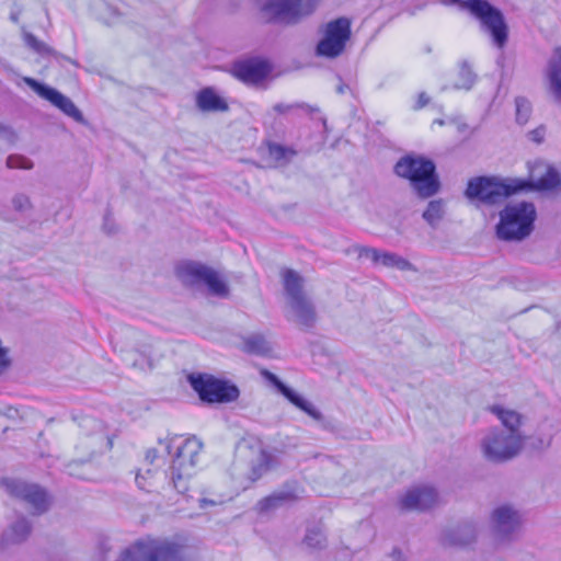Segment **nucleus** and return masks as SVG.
<instances>
[{"label":"nucleus","mask_w":561,"mask_h":561,"mask_svg":"<svg viewBox=\"0 0 561 561\" xmlns=\"http://www.w3.org/2000/svg\"><path fill=\"white\" fill-rule=\"evenodd\" d=\"M561 183L559 172L549 167L536 182L518 179H500L496 176H477L470 179L465 195L470 201H478L485 206H500L512 195L530 190H553Z\"/></svg>","instance_id":"nucleus-1"},{"label":"nucleus","mask_w":561,"mask_h":561,"mask_svg":"<svg viewBox=\"0 0 561 561\" xmlns=\"http://www.w3.org/2000/svg\"><path fill=\"white\" fill-rule=\"evenodd\" d=\"M280 278L286 299V319L302 330H311L318 321L312 299L305 291V278L295 270L282 268Z\"/></svg>","instance_id":"nucleus-2"},{"label":"nucleus","mask_w":561,"mask_h":561,"mask_svg":"<svg viewBox=\"0 0 561 561\" xmlns=\"http://www.w3.org/2000/svg\"><path fill=\"white\" fill-rule=\"evenodd\" d=\"M499 218L496 237L502 241L519 242L531 234L537 211L530 202L508 203L499 213Z\"/></svg>","instance_id":"nucleus-3"},{"label":"nucleus","mask_w":561,"mask_h":561,"mask_svg":"<svg viewBox=\"0 0 561 561\" xmlns=\"http://www.w3.org/2000/svg\"><path fill=\"white\" fill-rule=\"evenodd\" d=\"M435 170L434 162L423 157L405 156L394 165L396 174L408 179L421 198H428L439 191L440 183Z\"/></svg>","instance_id":"nucleus-4"},{"label":"nucleus","mask_w":561,"mask_h":561,"mask_svg":"<svg viewBox=\"0 0 561 561\" xmlns=\"http://www.w3.org/2000/svg\"><path fill=\"white\" fill-rule=\"evenodd\" d=\"M256 5L266 23L296 24L316 10L318 0H256Z\"/></svg>","instance_id":"nucleus-5"},{"label":"nucleus","mask_w":561,"mask_h":561,"mask_svg":"<svg viewBox=\"0 0 561 561\" xmlns=\"http://www.w3.org/2000/svg\"><path fill=\"white\" fill-rule=\"evenodd\" d=\"M113 344L133 367L144 369L150 366L151 340L145 333L133 328H123L115 334Z\"/></svg>","instance_id":"nucleus-6"},{"label":"nucleus","mask_w":561,"mask_h":561,"mask_svg":"<svg viewBox=\"0 0 561 561\" xmlns=\"http://www.w3.org/2000/svg\"><path fill=\"white\" fill-rule=\"evenodd\" d=\"M176 275L181 282L190 286L206 285L213 296L226 298L229 296V286L220 274L213 267L198 262H185L176 267Z\"/></svg>","instance_id":"nucleus-7"},{"label":"nucleus","mask_w":561,"mask_h":561,"mask_svg":"<svg viewBox=\"0 0 561 561\" xmlns=\"http://www.w3.org/2000/svg\"><path fill=\"white\" fill-rule=\"evenodd\" d=\"M322 37L316 46V55L327 59L340 57L351 39L352 21L341 16L329 21L321 27Z\"/></svg>","instance_id":"nucleus-8"},{"label":"nucleus","mask_w":561,"mask_h":561,"mask_svg":"<svg viewBox=\"0 0 561 561\" xmlns=\"http://www.w3.org/2000/svg\"><path fill=\"white\" fill-rule=\"evenodd\" d=\"M187 380L203 402L228 403L236 401L240 394L237 386L209 374L194 373L188 375Z\"/></svg>","instance_id":"nucleus-9"},{"label":"nucleus","mask_w":561,"mask_h":561,"mask_svg":"<svg viewBox=\"0 0 561 561\" xmlns=\"http://www.w3.org/2000/svg\"><path fill=\"white\" fill-rule=\"evenodd\" d=\"M524 444L523 434H506L504 431L493 430L484 436L481 447L489 461L501 463L515 458Z\"/></svg>","instance_id":"nucleus-10"},{"label":"nucleus","mask_w":561,"mask_h":561,"mask_svg":"<svg viewBox=\"0 0 561 561\" xmlns=\"http://www.w3.org/2000/svg\"><path fill=\"white\" fill-rule=\"evenodd\" d=\"M2 485L11 496L23 501L34 515H42L48 511L50 505L49 495L38 484L16 479H4Z\"/></svg>","instance_id":"nucleus-11"},{"label":"nucleus","mask_w":561,"mask_h":561,"mask_svg":"<svg viewBox=\"0 0 561 561\" xmlns=\"http://www.w3.org/2000/svg\"><path fill=\"white\" fill-rule=\"evenodd\" d=\"M473 10V16L479 21L481 31L490 35L496 47L503 48L508 38V27L503 13L486 0Z\"/></svg>","instance_id":"nucleus-12"},{"label":"nucleus","mask_w":561,"mask_h":561,"mask_svg":"<svg viewBox=\"0 0 561 561\" xmlns=\"http://www.w3.org/2000/svg\"><path fill=\"white\" fill-rule=\"evenodd\" d=\"M522 526V515L512 505L503 504L491 514V527L499 540H510Z\"/></svg>","instance_id":"nucleus-13"},{"label":"nucleus","mask_w":561,"mask_h":561,"mask_svg":"<svg viewBox=\"0 0 561 561\" xmlns=\"http://www.w3.org/2000/svg\"><path fill=\"white\" fill-rule=\"evenodd\" d=\"M24 82L34 90L41 98L49 101L54 106L59 108L64 114L71 117L78 123H84V117L76 104L66 95L54 88L39 83L33 78L24 77Z\"/></svg>","instance_id":"nucleus-14"},{"label":"nucleus","mask_w":561,"mask_h":561,"mask_svg":"<svg viewBox=\"0 0 561 561\" xmlns=\"http://www.w3.org/2000/svg\"><path fill=\"white\" fill-rule=\"evenodd\" d=\"M355 250L359 257H368L375 264H380L385 267H394L399 271L416 272V267L410 261L397 253L380 251L369 247H356Z\"/></svg>","instance_id":"nucleus-15"},{"label":"nucleus","mask_w":561,"mask_h":561,"mask_svg":"<svg viewBox=\"0 0 561 561\" xmlns=\"http://www.w3.org/2000/svg\"><path fill=\"white\" fill-rule=\"evenodd\" d=\"M438 501L437 492L431 486H417L409 490L399 502L403 511H425Z\"/></svg>","instance_id":"nucleus-16"},{"label":"nucleus","mask_w":561,"mask_h":561,"mask_svg":"<svg viewBox=\"0 0 561 561\" xmlns=\"http://www.w3.org/2000/svg\"><path fill=\"white\" fill-rule=\"evenodd\" d=\"M268 380L273 383V386L296 408L304 411L314 421H322V413L307 399L300 396L290 387L286 386L282 380L278 379L272 373H266Z\"/></svg>","instance_id":"nucleus-17"},{"label":"nucleus","mask_w":561,"mask_h":561,"mask_svg":"<svg viewBox=\"0 0 561 561\" xmlns=\"http://www.w3.org/2000/svg\"><path fill=\"white\" fill-rule=\"evenodd\" d=\"M202 448L203 443L196 437L185 439V442L178 447L171 467H174L176 470L194 472Z\"/></svg>","instance_id":"nucleus-18"},{"label":"nucleus","mask_w":561,"mask_h":561,"mask_svg":"<svg viewBox=\"0 0 561 561\" xmlns=\"http://www.w3.org/2000/svg\"><path fill=\"white\" fill-rule=\"evenodd\" d=\"M270 71V65L261 59H248L233 66V75L242 82L251 84L264 80Z\"/></svg>","instance_id":"nucleus-19"},{"label":"nucleus","mask_w":561,"mask_h":561,"mask_svg":"<svg viewBox=\"0 0 561 561\" xmlns=\"http://www.w3.org/2000/svg\"><path fill=\"white\" fill-rule=\"evenodd\" d=\"M546 78L553 99L561 103V46L553 49L547 62Z\"/></svg>","instance_id":"nucleus-20"},{"label":"nucleus","mask_w":561,"mask_h":561,"mask_svg":"<svg viewBox=\"0 0 561 561\" xmlns=\"http://www.w3.org/2000/svg\"><path fill=\"white\" fill-rule=\"evenodd\" d=\"M299 499V494L295 489L285 488L273 492L271 495L259 502L261 512H271L285 505L291 504Z\"/></svg>","instance_id":"nucleus-21"},{"label":"nucleus","mask_w":561,"mask_h":561,"mask_svg":"<svg viewBox=\"0 0 561 561\" xmlns=\"http://www.w3.org/2000/svg\"><path fill=\"white\" fill-rule=\"evenodd\" d=\"M196 106L202 112H226L229 106L213 88H204L196 95Z\"/></svg>","instance_id":"nucleus-22"},{"label":"nucleus","mask_w":561,"mask_h":561,"mask_svg":"<svg viewBox=\"0 0 561 561\" xmlns=\"http://www.w3.org/2000/svg\"><path fill=\"white\" fill-rule=\"evenodd\" d=\"M32 531V524L25 517H19L2 534L3 545H18L25 541Z\"/></svg>","instance_id":"nucleus-23"},{"label":"nucleus","mask_w":561,"mask_h":561,"mask_svg":"<svg viewBox=\"0 0 561 561\" xmlns=\"http://www.w3.org/2000/svg\"><path fill=\"white\" fill-rule=\"evenodd\" d=\"M265 152L268 165L273 168L285 167L297 156L294 148L272 141L266 144Z\"/></svg>","instance_id":"nucleus-24"},{"label":"nucleus","mask_w":561,"mask_h":561,"mask_svg":"<svg viewBox=\"0 0 561 561\" xmlns=\"http://www.w3.org/2000/svg\"><path fill=\"white\" fill-rule=\"evenodd\" d=\"M477 530L471 524L459 525L444 534L443 541L451 546H468L476 540Z\"/></svg>","instance_id":"nucleus-25"},{"label":"nucleus","mask_w":561,"mask_h":561,"mask_svg":"<svg viewBox=\"0 0 561 561\" xmlns=\"http://www.w3.org/2000/svg\"><path fill=\"white\" fill-rule=\"evenodd\" d=\"M490 411L501 421L506 428V431H504L506 434H522L519 430L522 415L518 412L505 409L501 405H492L490 407Z\"/></svg>","instance_id":"nucleus-26"},{"label":"nucleus","mask_w":561,"mask_h":561,"mask_svg":"<svg viewBox=\"0 0 561 561\" xmlns=\"http://www.w3.org/2000/svg\"><path fill=\"white\" fill-rule=\"evenodd\" d=\"M477 80V75L472 70L471 66L467 61H462L459 65L457 79L455 80L453 88L455 90L469 91L472 89Z\"/></svg>","instance_id":"nucleus-27"},{"label":"nucleus","mask_w":561,"mask_h":561,"mask_svg":"<svg viewBox=\"0 0 561 561\" xmlns=\"http://www.w3.org/2000/svg\"><path fill=\"white\" fill-rule=\"evenodd\" d=\"M193 471L188 470H176L174 467H170V480L174 490L179 494H185L190 489V479L193 476Z\"/></svg>","instance_id":"nucleus-28"},{"label":"nucleus","mask_w":561,"mask_h":561,"mask_svg":"<svg viewBox=\"0 0 561 561\" xmlns=\"http://www.w3.org/2000/svg\"><path fill=\"white\" fill-rule=\"evenodd\" d=\"M444 213L445 209L442 199L431 201L423 213V218L428 225L435 227L442 220Z\"/></svg>","instance_id":"nucleus-29"},{"label":"nucleus","mask_w":561,"mask_h":561,"mask_svg":"<svg viewBox=\"0 0 561 561\" xmlns=\"http://www.w3.org/2000/svg\"><path fill=\"white\" fill-rule=\"evenodd\" d=\"M244 351L256 355H266L271 347L262 335H251L244 341Z\"/></svg>","instance_id":"nucleus-30"},{"label":"nucleus","mask_w":561,"mask_h":561,"mask_svg":"<svg viewBox=\"0 0 561 561\" xmlns=\"http://www.w3.org/2000/svg\"><path fill=\"white\" fill-rule=\"evenodd\" d=\"M531 104L524 96H517L515 99V119L519 125H525L531 115Z\"/></svg>","instance_id":"nucleus-31"},{"label":"nucleus","mask_w":561,"mask_h":561,"mask_svg":"<svg viewBox=\"0 0 561 561\" xmlns=\"http://www.w3.org/2000/svg\"><path fill=\"white\" fill-rule=\"evenodd\" d=\"M255 456H256V463L252 465V468H251V474H250L251 481H256L259 478H261L262 474L267 470V467H268V455L266 454V451L263 448L257 447V449L255 451Z\"/></svg>","instance_id":"nucleus-32"},{"label":"nucleus","mask_w":561,"mask_h":561,"mask_svg":"<svg viewBox=\"0 0 561 561\" xmlns=\"http://www.w3.org/2000/svg\"><path fill=\"white\" fill-rule=\"evenodd\" d=\"M304 542L311 549H323L327 546V537L320 528H310L304 538Z\"/></svg>","instance_id":"nucleus-33"},{"label":"nucleus","mask_w":561,"mask_h":561,"mask_svg":"<svg viewBox=\"0 0 561 561\" xmlns=\"http://www.w3.org/2000/svg\"><path fill=\"white\" fill-rule=\"evenodd\" d=\"M24 42L25 44L41 55H50L53 54V49L46 45L44 42L37 39L33 34L25 33L24 34Z\"/></svg>","instance_id":"nucleus-34"},{"label":"nucleus","mask_w":561,"mask_h":561,"mask_svg":"<svg viewBox=\"0 0 561 561\" xmlns=\"http://www.w3.org/2000/svg\"><path fill=\"white\" fill-rule=\"evenodd\" d=\"M274 111L278 114H287L289 112L301 110L306 113H312L313 111H317V108L312 107L311 105L307 103H293V104H284L278 103L274 105Z\"/></svg>","instance_id":"nucleus-35"},{"label":"nucleus","mask_w":561,"mask_h":561,"mask_svg":"<svg viewBox=\"0 0 561 561\" xmlns=\"http://www.w3.org/2000/svg\"><path fill=\"white\" fill-rule=\"evenodd\" d=\"M485 0H440V2L445 5H457L461 10L468 11L471 15H473L474 7H479Z\"/></svg>","instance_id":"nucleus-36"},{"label":"nucleus","mask_w":561,"mask_h":561,"mask_svg":"<svg viewBox=\"0 0 561 561\" xmlns=\"http://www.w3.org/2000/svg\"><path fill=\"white\" fill-rule=\"evenodd\" d=\"M7 167L9 169H25L30 170L33 168V163L25 157L22 156H9L7 158Z\"/></svg>","instance_id":"nucleus-37"},{"label":"nucleus","mask_w":561,"mask_h":561,"mask_svg":"<svg viewBox=\"0 0 561 561\" xmlns=\"http://www.w3.org/2000/svg\"><path fill=\"white\" fill-rule=\"evenodd\" d=\"M12 205L18 211H26L32 207L31 199L25 194H16L12 199Z\"/></svg>","instance_id":"nucleus-38"},{"label":"nucleus","mask_w":561,"mask_h":561,"mask_svg":"<svg viewBox=\"0 0 561 561\" xmlns=\"http://www.w3.org/2000/svg\"><path fill=\"white\" fill-rule=\"evenodd\" d=\"M545 135L546 128L543 126H539L538 128H535L528 133V138L536 144H541L543 141Z\"/></svg>","instance_id":"nucleus-39"},{"label":"nucleus","mask_w":561,"mask_h":561,"mask_svg":"<svg viewBox=\"0 0 561 561\" xmlns=\"http://www.w3.org/2000/svg\"><path fill=\"white\" fill-rule=\"evenodd\" d=\"M431 99L425 92L417 94L416 103L413 105L414 111H419L430 103Z\"/></svg>","instance_id":"nucleus-40"},{"label":"nucleus","mask_w":561,"mask_h":561,"mask_svg":"<svg viewBox=\"0 0 561 561\" xmlns=\"http://www.w3.org/2000/svg\"><path fill=\"white\" fill-rule=\"evenodd\" d=\"M103 230L108 233V234H112V233H115L116 232V227H115V224L113 222V220L110 218L108 215H106L104 217V222H103Z\"/></svg>","instance_id":"nucleus-41"},{"label":"nucleus","mask_w":561,"mask_h":561,"mask_svg":"<svg viewBox=\"0 0 561 561\" xmlns=\"http://www.w3.org/2000/svg\"><path fill=\"white\" fill-rule=\"evenodd\" d=\"M221 503H222V501H220V500H210L207 497H202L198 500V506H199V508H203V510L208 506L220 505Z\"/></svg>","instance_id":"nucleus-42"},{"label":"nucleus","mask_w":561,"mask_h":561,"mask_svg":"<svg viewBox=\"0 0 561 561\" xmlns=\"http://www.w3.org/2000/svg\"><path fill=\"white\" fill-rule=\"evenodd\" d=\"M136 483L139 489L148 490L149 484L147 483V478L142 473L138 472L136 474Z\"/></svg>","instance_id":"nucleus-43"},{"label":"nucleus","mask_w":561,"mask_h":561,"mask_svg":"<svg viewBox=\"0 0 561 561\" xmlns=\"http://www.w3.org/2000/svg\"><path fill=\"white\" fill-rule=\"evenodd\" d=\"M158 457V453L156 449H149L146 454V460L149 462V463H153L154 460L157 459Z\"/></svg>","instance_id":"nucleus-44"},{"label":"nucleus","mask_w":561,"mask_h":561,"mask_svg":"<svg viewBox=\"0 0 561 561\" xmlns=\"http://www.w3.org/2000/svg\"><path fill=\"white\" fill-rule=\"evenodd\" d=\"M347 90H350V87L346 83L342 82V81L336 87V92L339 94H344Z\"/></svg>","instance_id":"nucleus-45"},{"label":"nucleus","mask_w":561,"mask_h":561,"mask_svg":"<svg viewBox=\"0 0 561 561\" xmlns=\"http://www.w3.org/2000/svg\"><path fill=\"white\" fill-rule=\"evenodd\" d=\"M392 561H404V557L400 551L394 550L392 553Z\"/></svg>","instance_id":"nucleus-46"},{"label":"nucleus","mask_w":561,"mask_h":561,"mask_svg":"<svg viewBox=\"0 0 561 561\" xmlns=\"http://www.w3.org/2000/svg\"><path fill=\"white\" fill-rule=\"evenodd\" d=\"M108 10L111 11V13H112V15H113V16L107 21V23H114V22H115L116 16L118 15V13H117V11H116L115 9H113V8H111V7L108 8Z\"/></svg>","instance_id":"nucleus-47"},{"label":"nucleus","mask_w":561,"mask_h":561,"mask_svg":"<svg viewBox=\"0 0 561 561\" xmlns=\"http://www.w3.org/2000/svg\"><path fill=\"white\" fill-rule=\"evenodd\" d=\"M165 450H167L168 454L171 453V444H170V442H165Z\"/></svg>","instance_id":"nucleus-48"},{"label":"nucleus","mask_w":561,"mask_h":561,"mask_svg":"<svg viewBox=\"0 0 561 561\" xmlns=\"http://www.w3.org/2000/svg\"><path fill=\"white\" fill-rule=\"evenodd\" d=\"M434 123L438 124V125H444L445 124V122L443 119H435Z\"/></svg>","instance_id":"nucleus-49"},{"label":"nucleus","mask_w":561,"mask_h":561,"mask_svg":"<svg viewBox=\"0 0 561 561\" xmlns=\"http://www.w3.org/2000/svg\"><path fill=\"white\" fill-rule=\"evenodd\" d=\"M146 474H147L148 477H151V476H152V470H151V469H148V470L146 471Z\"/></svg>","instance_id":"nucleus-50"},{"label":"nucleus","mask_w":561,"mask_h":561,"mask_svg":"<svg viewBox=\"0 0 561 561\" xmlns=\"http://www.w3.org/2000/svg\"><path fill=\"white\" fill-rule=\"evenodd\" d=\"M11 412H16V411H15V410H13L12 408H9V413H8V415H10V416H11V415H12V414H11Z\"/></svg>","instance_id":"nucleus-51"}]
</instances>
